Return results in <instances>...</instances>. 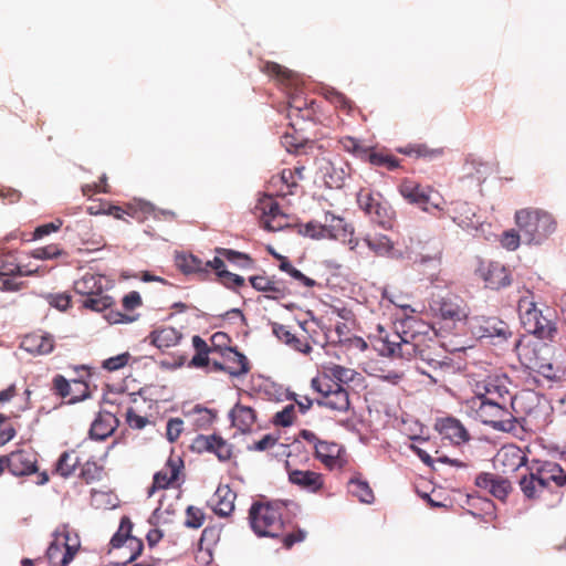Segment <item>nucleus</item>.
I'll return each instance as SVG.
<instances>
[{"mask_svg": "<svg viewBox=\"0 0 566 566\" xmlns=\"http://www.w3.org/2000/svg\"><path fill=\"white\" fill-rule=\"evenodd\" d=\"M403 327L405 323L400 322L395 324L392 333H387L382 326H378L376 349L381 356L416 359L417 369L434 384L442 382L447 375L453 374L452 359L437 340L405 331Z\"/></svg>", "mask_w": 566, "mask_h": 566, "instance_id": "1", "label": "nucleus"}, {"mask_svg": "<svg viewBox=\"0 0 566 566\" xmlns=\"http://www.w3.org/2000/svg\"><path fill=\"white\" fill-rule=\"evenodd\" d=\"M515 223L526 244H541L556 230V221L553 216L542 209L517 210Z\"/></svg>", "mask_w": 566, "mask_h": 566, "instance_id": "2", "label": "nucleus"}, {"mask_svg": "<svg viewBox=\"0 0 566 566\" xmlns=\"http://www.w3.org/2000/svg\"><path fill=\"white\" fill-rule=\"evenodd\" d=\"M104 276L86 273L74 282V291L81 295L82 307L93 312H103L114 305V298L106 293Z\"/></svg>", "mask_w": 566, "mask_h": 566, "instance_id": "3", "label": "nucleus"}, {"mask_svg": "<svg viewBox=\"0 0 566 566\" xmlns=\"http://www.w3.org/2000/svg\"><path fill=\"white\" fill-rule=\"evenodd\" d=\"M283 510L277 502L253 503L249 512L252 530L259 536L277 537L283 530Z\"/></svg>", "mask_w": 566, "mask_h": 566, "instance_id": "4", "label": "nucleus"}, {"mask_svg": "<svg viewBox=\"0 0 566 566\" xmlns=\"http://www.w3.org/2000/svg\"><path fill=\"white\" fill-rule=\"evenodd\" d=\"M342 148L356 158L369 163L371 166L386 168L389 171L400 167V160L386 149H377L361 144L357 138L345 136L339 139Z\"/></svg>", "mask_w": 566, "mask_h": 566, "instance_id": "5", "label": "nucleus"}, {"mask_svg": "<svg viewBox=\"0 0 566 566\" xmlns=\"http://www.w3.org/2000/svg\"><path fill=\"white\" fill-rule=\"evenodd\" d=\"M518 313L524 328L541 338H549L556 332L552 321L544 316L531 297L518 301Z\"/></svg>", "mask_w": 566, "mask_h": 566, "instance_id": "6", "label": "nucleus"}, {"mask_svg": "<svg viewBox=\"0 0 566 566\" xmlns=\"http://www.w3.org/2000/svg\"><path fill=\"white\" fill-rule=\"evenodd\" d=\"M357 202L359 208L370 217L373 222L384 229L392 228L395 211L379 193L374 195L368 189H360L357 193Z\"/></svg>", "mask_w": 566, "mask_h": 566, "instance_id": "7", "label": "nucleus"}, {"mask_svg": "<svg viewBox=\"0 0 566 566\" xmlns=\"http://www.w3.org/2000/svg\"><path fill=\"white\" fill-rule=\"evenodd\" d=\"M54 538L46 549V557L53 566H67L80 548L77 535H72L66 526L54 533Z\"/></svg>", "mask_w": 566, "mask_h": 566, "instance_id": "8", "label": "nucleus"}, {"mask_svg": "<svg viewBox=\"0 0 566 566\" xmlns=\"http://www.w3.org/2000/svg\"><path fill=\"white\" fill-rule=\"evenodd\" d=\"M30 391L22 390L15 384L0 389V424L20 418L30 408Z\"/></svg>", "mask_w": 566, "mask_h": 566, "instance_id": "9", "label": "nucleus"}, {"mask_svg": "<svg viewBox=\"0 0 566 566\" xmlns=\"http://www.w3.org/2000/svg\"><path fill=\"white\" fill-rule=\"evenodd\" d=\"M509 378L505 375H488L483 379H474L472 384L475 397L472 399L500 401L507 403L512 400L509 391Z\"/></svg>", "mask_w": 566, "mask_h": 566, "instance_id": "10", "label": "nucleus"}, {"mask_svg": "<svg viewBox=\"0 0 566 566\" xmlns=\"http://www.w3.org/2000/svg\"><path fill=\"white\" fill-rule=\"evenodd\" d=\"M471 408L475 411V420L482 424H505L516 419L507 410V403L492 400H470Z\"/></svg>", "mask_w": 566, "mask_h": 566, "instance_id": "11", "label": "nucleus"}, {"mask_svg": "<svg viewBox=\"0 0 566 566\" xmlns=\"http://www.w3.org/2000/svg\"><path fill=\"white\" fill-rule=\"evenodd\" d=\"M431 310L438 313L441 318L452 322H460L468 317L469 307L465 301L455 294H447L432 301Z\"/></svg>", "mask_w": 566, "mask_h": 566, "instance_id": "12", "label": "nucleus"}, {"mask_svg": "<svg viewBox=\"0 0 566 566\" xmlns=\"http://www.w3.org/2000/svg\"><path fill=\"white\" fill-rule=\"evenodd\" d=\"M211 364L214 370L226 371L233 377L243 376L250 370L248 358L233 347L226 349L218 357H211Z\"/></svg>", "mask_w": 566, "mask_h": 566, "instance_id": "13", "label": "nucleus"}, {"mask_svg": "<svg viewBox=\"0 0 566 566\" xmlns=\"http://www.w3.org/2000/svg\"><path fill=\"white\" fill-rule=\"evenodd\" d=\"M400 195L412 205H418L424 211H430V207L441 209L440 202L432 200L431 193L433 190L430 187H423L419 182L405 179L399 185Z\"/></svg>", "mask_w": 566, "mask_h": 566, "instance_id": "14", "label": "nucleus"}, {"mask_svg": "<svg viewBox=\"0 0 566 566\" xmlns=\"http://www.w3.org/2000/svg\"><path fill=\"white\" fill-rule=\"evenodd\" d=\"M475 273L488 289L500 290L512 283L510 271L499 262L481 261Z\"/></svg>", "mask_w": 566, "mask_h": 566, "instance_id": "15", "label": "nucleus"}, {"mask_svg": "<svg viewBox=\"0 0 566 566\" xmlns=\"http://www.w3.org/2000/svg\"><path fill=\"white\" fill-rule=\"evenodd\" d=\"M132 528L133 523L127 516H124L120 520L118 531L113 535L111 539V545L113 548L126 547L129 549L130 553L126 559V563L135 560L138 556H140L144 549L142 539L130 535Z\"/></svg>", "mask_w": 566, "mask_h": 566, "instance_id": "16", "label": "nucleus"}, {"mask_svg": "<svg viewBox=\"0 0 566 566\" xmlns=\"http://www.w3.org/2000/svg\"><path fill=\"white\" fill-rule=\"evenodd\" d=\"M526 454L515 444L503 446L493 460L494 468L503 474L516 472L521 467L526 465Z\"/></svg>", "mask_w": 566, "mask_h": 566, "instance_id": "17", "label": "nucleus"}, {"mask_svg": "<svg viewBox=\"0 0 566 566\" xmlns=\"http://www.w3.org/2000/svg\"><path fill=\"white\" fill-rule=\"evenodd\" d=\"M251 286L265 294V297L280 301L291 294L285 281L276 279L274 275L270 276L264 271L261 274L252 275L249 277Z\"/></svg>", "mask_w": 566, "mask_h": 566, "instance_id": "18", "label": "nucleus"}, {"mask_svg": "<svg viewBox=\"0 0 566 566\" xmlns=\"http://www.w3.org/2000/svg\"><path fill=\"white\" fill-rule=\"evenodd\" d=\"M270 195L259 201L258 208L262 211V227L269 231H277L287 224L286 216L281 211L279 203Z\"/></svg>", "mask_w": 566, "mask_h": 566, "instance_id": "19", "label": "nucleus"}, {"mask_svg": "<svg viewBox=\"0 0 566 566\" xmlns=\"http://www.w3.org/2000/svg\"><path fill=\"white\" fill-rule=\"evenodd\" d=\"M475 485L486 490L500 501H505L512 491L511 482L494 473L482 472L475 478Z\"/></svg>", "mask_w": 566, "mask_h": 566, "instance_id": "20", "label": "nucleus"}, {"mask_svg": "<svg viewBox=\"0 0 566 566\" xmlns=\"http://www.w3.org/2000/svg\"><path fill=\"white\" fill-rule=\"evenodd\" d=\"M532 468L535 470V475L541 478L539 484L544 483L546 488L551 483H554L557 488L566 484V471L556 462L534 461Z\"/></svg>", "mask_w": 566, "mask_h": 566, "instance_id": "21", "label": "nucleus"}, {"mask_svg": "<svg viewBox=\"0 0 566 566\" xmlns=\"http://www.w3.org/2000/svg\"><path fill=\"white\" fill-rule=\"evenodd\" d=\"M184 469V461L178 455H170L165 467L154 475L153 489H167L172 485Z\"/></svg>", "mask_w": 566, "mask_h": 566, "instance_id": "22", "label": "nucleus"}, {"mask_svg": "<svg viewBox=\"0 0 566 566\" xmlns=\"http://www.w3.org/2000/svg\"><path fill=\"white\" fill-rule=\"evenodd\" d=\"M9 471L17 476L36 471V454L31 450H17L8 455Z\"/></svg>", "mask_w": 566, "mask_h": 566, "instance_id": "23", "label": "nucleus"}, {"mask_svg": "<svg viewBox=\"0 0 566 566\" xmlns=\"http://www.w3.org/2000/svg\"><path fill=\"white\" fill-rule=\"evenodd\" d=\"M20 347L33 355H48L54 349V338L48 333L33 332L22 338Z\"/></svg>", "mask_w": 566, "mask_h": 566, "instance_id": "24", "label": "nucleus"}, {"mask_svg": "<svg viewBox=\"0 0 566 566\" xmlns=\"http://www.w3.org/2000/svg\"><path fill=\"white\" fill-rule=\"evenodd\" d=\"M344 453V448L335 442L317 441L315 444L316 458L329 469L342 468L346 463L343 459Z\"/></svg>", "mask_w": 566, "mask_h": 566, "instance_id": "25", "label": "nucleus"}, {"mask_svg": "<svg viewBox=\"0 0 566 566\" xmlns=\"http://www.w3.org/2000/svg\"><path fill=\"white\" fill-rule=\"evenodd\" d=\"M235 499L237 494L229 485L220 484L211 499V507L218 516L227 517L234 510Z\"/></svg>", "mask_w": 566, "mask_h": 566, "instance_id": "26", "label": "nucleus"}, {"mask_svg": "<svg viewBox=\"0 0 566 566\" xmlns=\"http://www.w3.org/2000/svg\"><path fill=\"white\" fill-rule=\"evenodd\" d=\"M300 185L294 180L290 169H283L280 174L274 175L268 182V190L276 197H286L295 195Z\"/></svg>", "mask_w": 566, "mask_h": 566, "instance_id": "27", "label": "nucleus"}, {"mask_svg": "<svg viewBox=\"0 0 566 566\" xmlns=\"http://www.w3.org/2000/svg\"><path fill=\"white\" fill-rule=\"evenodd\" d=\"M452 219L464 230H478L481 221L475 212V207L465 201H458L452 208Z\"/></svg>", "mask_w": 566, "mask_h": 566, "instance_id": "28", "label": "nucleus"}, {"mask_svg": "<svg viewBox=\"0 0 566 566\" xmlns=\"http://www.w3.org/2000/svg\"><path fill=\"white\" fill-rule=\"evenodd\" d=\"M286 470L291 483L310 492H317L324 485L323 475L314 471L292 470L286 461Z\"/></svg>", "mask_w": 566, "mask_h": 566, "instance_id": "29", "label": "nucleus"}, {"mask_svg": "<svg viewBox=\"0 0 566 566\" xmlns=\"http://www.w3.org/2000/svg\"><path fill=\"white\" fill-rule=\"evenodd\" d=\"M323 227L326 239L346 240L354 231L344 218L328 211L324 214Z\"/></svg>", "mask_w": 566, "mask_h": 566, "instance_id": "30", "label": "nucleus"}, {"mask_svg": "<svg viewBox=\"0 0 566 566\" xmlns=\"http://www.w3.org/2000/svg\"><path fill=\"white\" fill-rule=\"evenodd\" d=\"M149 338L154 346L164 350L178 345L182 338V334L175 327L165 326L153 331Z\"/></svg>", "mask_w": 566, "mask_h": 566, "instance_id": "31", "label": "nucleus"}, {"mask_svg": "<svg viewBox=\"0 0 566 566\" xmlns=\"http://www.w3.org/2000/svg\"><path fill=\"white\" fill-rule=\"evenodd\" d=\"M198 441L208 451L213 452L220 461H228L232 457V446L220 436L201 437Z\"/></svg>", "mask_w": 566, "mask_h": 566, "instance_id": "32", "label": "nucleus"}, {"mask_svg": "<svg viewBox=\"0 0 566 566\" xmlns=\"http://www.w3.org/2000/svg\"><path fill=\"white\" fill-rule=\"evenodd\" d=\"M205 263V261L191 253H180L176 256V265L184 274H196L201 279H206Z\"/></svg>", "mask_w": 566, "mask_h": 566, "instance_id": "33", "label": "nucleus"}, {"mask_svg": "<svg viewBox=\"0 0 566 566\" xmlns=\"http://www.w3.org/2000/svg\"><path fill=\"white\" fill-rule=\"evenodd\" d=\"M125 211L127 217L138 222H144L149 217L158 218L155 206L142 199H133L126 202Z\"/></svg>", "mask_w": 566, "mask_h": 566, "instance_id": "34", "label": "nucleus"}, {"mask_svg": "<svg viewBox=\"0 0 566 566\" xmlns=\"http://www.w3.org/2000/svg\"><path fill=\"white\" fill-rule=\"evenodd\" d=\"M528 471V474H524L520 479L518 485L525 497L530 500L538 499L546 485L544 483L539 484L541 478L535 475V470L532 467Z\"/></svg>", "mask_w": 566, "mask_h": 566, "instance_id": "35", "label": "nucleus"}, {"mask_svg": "<svg viewBox=\"0 0 566 566\" xmlns=\"http://www.w3.org/2000/svg\"><path fill=\"white\" fill-rule=\"evenodd\" d=\"M364 242L377 255H396L395 243L385 234H368L364 238Z\"/></svg>", "mask_w": 566, "mask_h": 566, "instance_id": "36", "label": "nucleus"}, {"mask_svg": "<svg viewBox=\"0 0 566 566\" xmlns=\"http://www.w3.org/2000/svg\"><path fill=\"white\" fill-rule=\"evenodd\" d=\"M516 349L521 363L530 370L531 365L528 364V360L531 363H536V365H545L548 361L547 358L543 355V352L546 350V347L538 349L535 345L525 344L518 345Z\"/></svg>", "mask_w": 566, "mask_h": 566, "instance_id": "37", "label": "nucleus"}, {"mask_svg": "<svg viewBox=\"0 0 566 566\" xmlns=\"http://www.w3.org/2000/svg\"><path fill=\"white\" fill-rule=\"evenodd\" d=\"M216 254L224 258L228 262L241 270H249L254 266V260L250 254L227 248H216Z\"/></svg>", "mask_w": 566, "mask_h": 566, "instance_id": "38", "label": "nucleus"}, {"mask_svg": "<svg viewBox=\"0 0 566 566\" xmlns=\"http://www.w3.org/2000/svg\"><path fill=\"white\" fill-rule=\"evenodd\" d=\"M318 405L337 411H345L349 408L348 392L339 386L326 398L317 400Z\"/></svg>", "mask_w": 566, "mask_h": 566, "instance_id": "39", "label": "nucleus"}, {"mask_svg": "<svg viewBox=\"0 0 566 566\" xmlns=\"http://www.w3.org/2000/svg\"><path fill=\"white\" fill-rule=\"evenodd\" d=\"M348 490L350 494L356 496L363 503L370 504L375 500L371 488L367 481L361 479L360 475L354 476L349 480Z\"/></svg>", "mask_w": 566, "mask_h": 566, "instance_id": "40", "label": "nucleus"}, {"mask_svg": "<svg viewBox=\"0 0 566 566\" xmlns=\"http://www.w3.org/2000/svg\"><path fill=\"white\" fill-rule=\"evenodd\" d=\"M78 464L80 458L75 450L64 451L55 463V473L63 478H69L74 473Z\"/></svg>", "mask_w": 566, "mask_h": 566, "instance_id": "41", "label": "nucleus"}, {"mask_svg": "<svg viewBox=\"0 0 566 566\" xmlns=\"http://www.w3.org/2000/svg\"><path fill=\"white\" fill-rule=\"evenodd\" d=\"M312 388L317 391L322 399L326 398L329 394H332L336 388L340 386L339 382H336L334 378L328 375V370L326 367L322 373H319L315 378L311 381Z\"/></svg>", "mask_w": 566, "mask_h": 566, "instance_id": "42", "label": "nucleus"}, {"mask_svg": "<svg viewBox=\"0 0 566 566\" xmlns=\"http://www.w3.org/2000/svg\"><path fill=\"white\" fill-rule=\"evenodd\" d=\"M326 369L328 370V375H331L336 382H339L342 387L343 385L358 382L363 379L361 375L355 369L340 365H332L326 367Z\"/></svg>", "mask_w": 566, "mask_h": 566, "instance_id": "43", "label": "nucleus"}, {"mask_svg": "<svg viewBox=\"0 0 566 566\" xmlns=\"http://www.w3.org/2000/svg\"><path fill=\"white\" fill-rule=\"evenodd\" d=\"M192 345L196 349V355L192 357L190 366L198 368L208 366L211 363L209 345L199 335L192 337Z\"/></svg>", "mask_w": 566, "mask_h": 566, "instance_id": "44", "label": "nucleus"}, {"mask_svg": "<svg viewBox=\"0 0 566 566\" xmlns=\"http://www.w3.org/2000/svg\"><path fill=\"white\" fill-rule=\"evenodd\" d=\"M481 327L483 329L482 336L484 337L496 336L507 338V336L511 335L507 324L495 317H489L483 319V325Z\"/></svg>", "mask_w": 566, "mask_h": 566, "instance_id": "45", "label": "nucleus"}, {"mask_svg": "<svg viewBox=\"0 0 566 566\" xmlns=\"http://www.w3.org/2000/svg\"><path fill=\"white\" fill-rule=\"evenodd\" d=\"M397 151L407 156L417 157V158H436L442 155L441 149H431L426 145L417 144V145H408L406 147L397 148Z\"/></svg>", "mask_w": 566, "mask_h": 566, "instance_id": "46", "label": "nucleus"}, {"mask_svg": "<svg viewBox=\"0 0 566 566\" xmlns=\"http://www.w3.org/2000/svg\"><path fill=\"white\" fill-rule=\"evenodd\" d=\"M231 424H253L255 422V411L242 405H237L230 412Z\"/></svg>", "mask_w": 566, "mask_h": 566, "instance_id": "47", "label": "nucleus"}, {"mask_svg": "<svg viewBox=\"0 0 566 566\" xmlns=\"http://www.w3.org/2000/svg\"><path fill=\"white\" fill-rule=\"evenodd\" d=\"M436 429L454 444H461L470 440L465 427H436Z\"/></svg>", "mask_w": 566, "mask_h": 566, "instance_id": "48", "label": "nucleus"}, {"mask_svg": "<svg viewBox=\"0 0 566 566\" xmlns=\"http://www.w3.org/2000/svg\"><path fill=\"white\" fill-rule=\"evenodd\" d=\"M104 468L95 461H86L81 469L80 476L81 479L90 484L95 481H99L103 476Z\"/></svg>", "mask_w": 566, "mask_h": 566, "instance_id": "49", "label": "nucleus"}, {"mask_svg": "<svg viewBox=\"0 0 566 566\" xmlns=\"http://www.w3.org/2000/svg\"><path fill=\"white\" fill-rule=\"evenodd\" d=\"M326 98L338 109L345 112L346 114H350L355 105L353 101H350L347 96H345L343 93L337 92L335 90L327 91Z\"/></svg>", "mask_w": 566, "mask_h": 566, "instance_id": "50", "label": "nucleus"}, {"mask_svg": "<svg viewBox=\"0 0 566 566\" xmlns=\"http://www.w3.org/2000/svg\"><path fill=\"white\" fill-rule=\"evenodd\" d=\"M211 345L209 346V349L211 350L212 357H216V355H220L221 353L226 352V349L232 348L229 346V343L231 342L228 334L222 332L214 333L210 338Z\"/></svg>", "mask_w": 566, "mask_h": 566, "instance_id": "51", "label": "nucleus"}, {"mask_svg": "<svg viewBox=\"0 0 566 566\" xmlns=\"http://www.w3.org/2000/svg\"><path fill=\"white\" fill-rule=\"evenodd\" d=\"M71 386V396H69L70 402H76L88 397V385L82 377L78 379H72Z\"/></svg>", "mask_w": 566, "mask_h": 566, "instance_id": "52", "label": "nucleus"}, {"mask_svg": "<svg viewBox=\"0 0 566 566\" xmlns=\"http://www.w3.org/2000/svg\"><path fill=\"white\" fill-rule=\"evenodd\" d=\"M295 403L286 405L281 411H277L273 418V424H292L296 419Z\"/></svg>", "mask_w": 566, "mask_h": 566, "instance_id": "53", "label": "nucleus"}, {"mask_svg": "<svg viewBox=\"0 0 566 566\" xmlns=\"http://www.w3.org/2000/svg\"><path fill=\"white\" fill-rule=\"evenodd\" d=\"M205 522V513L201 509L189 506L186 511V526L190 528H199Z\"/></svg>", "mask_w": 566, "mask_h": 566, "instance_id": "54", "label": "nucleus"}, {"mask_svg": "<svg viewBox=\"0 0 566 566\" xmlns=\"http://www.w3.org/2000/svg\"><path fill=\"white\" fill-rule=\"evenodd\" d=\"M218 279V282L221 283L227 289H237L244 286L245 281L241 275L232 273L228 270L221 272V275Z\"/></svg>", "mask_w": 566, "mask_h": 566, "instance_id": "55", "label": "nucleus"}, {"mask_svg": "<svg viewBox=\"0 0 566 566\" xmlns=\"http://www.w3.org/2000/svg\"><path fill=\"white\" fill-rule=\"evenodd\" d=\"M130 359L129 353H123L114 357L105 359L102 364L103 368L108 371H116L125 367Z\"/></svg>", "mask_w": 566, "mask_h": 566, "instance_id": "56", "label": "nucleus"}, {"mask_svg": "<svg viewBox=\"0 0 566 566\" xmlns=\"http://www.w3.org/2000/svg\"><path fill=\"white\" fill-rule=\"evenodd\" d=\"M531 370L538 373L543 377L549 380H558L560 379V375H558V369L553 366L552 363L547 361L545 365H536V363H531Z\"/></svg>", "mask_w": 566, "mask_h": 566, "instance_id": "57", "label": "nucleus"}, {"mask_svg": "<svg viewBox=\"0 0 566 566\" xmlns=\"http://www.w3.org/2000/svg\"><path fill=\"white\" fill-rule=\"evenodd\" d=\"M522 238V233L520 234L515 230L504 231L501 235V244L503 248L510 251H514L520 247Z\"/></svg>", "mask_w": 566, "mask_h": 566, "instance_id": "58", "label": "nucleus"}, {"mask_svg": "<svg viewBox=\"0 0 566 566\" xmlns=\"http://www.w3.org/2000/svg\"><path fill=\"white\" fill-rule=\"evenodd\" d=\"M289 105H290L289 116L295 115V116H302L303 118H310L311 113H310L308 108L306 107V105H307L306 101H303L300 97H292Z\"/></svg>", "mask_w": 566, "mask_h": 566, "instance_id": "59", "label": "nucleus"}, {"mask_svg": "<svg viewBox=\"0 0 566 566\" xmlns=\"http://www.w3.org/2000/svg\"><path fill=\"white\" fill-rule=\"evenodd\" d=\"M71 380H67L64 376L56 375L53 378V390L56 395L66 398L71 396Z\"/></svg>", "mask_w": 566, "mask_h": 566, "instance_id": "60", "label": "nucleus"}, {"mask_svg": "<svg viewBox=\"0 0 566 566\" xmlns=\"http://www.w3.org/2000/svg\"><path fill=\"white\" fill-rule=\"evenodd\" d=\"M279 439H280L279 436H275V434H272V433L265 434L262 439L255 441L253 443V446H250L249 450H251V451H265V450H269V449L273 448L277 443Z\"/></svg>", "mask_w": 566, "mask_h": 566, "instance_id": "61", "label": "nucleus"}, {"mask_svg": "<svg viewBox=\"0 0 566 566\" xmlns=\"http://www.w3.org/2000/svg\"><path fill=\"white\" fill-rule=\"evenodd\" d=\"M62 224H63V222L60 219H56L55 221H52V222H49V223L41 224V226L35 228V230L33 232V238L34 239H41V238H43L45 235H49V234H51L53 232H56L57 230H60Z\"/></svg>", "mask_w": 566, "mask_h": 566, "instance_id": "62", "label": "nucleus"}, {"mask_svg": "<svg viewBox=\"0 0 566 566\" xmlns=\"http://www.w3.org/2000/svg\"><path fill=\"white\" fill-rule=\"evenodd\" d=\"M63 254V250L56 244H50L43 248H38L34 251V256L38 259H54Z\"/></svg>", "mask_w": 566, "mask_h": 566, "instance_id": "63", "label": "nucleus"}, {"mask_svg": "<svg viewBox=\"0 0 566 566\" xmlns=\"http://www.w3.org/2000/svg\"><path fill=\"white\" fill-rule=\"evenodd\" d=\"M302 232L312 239H326L323 222L311 221L304 226Z\"/></svg>", "mask_w": 566, "mask_h": 566, "instance_id": "64", "label": "nucleus"}]
</instances>
